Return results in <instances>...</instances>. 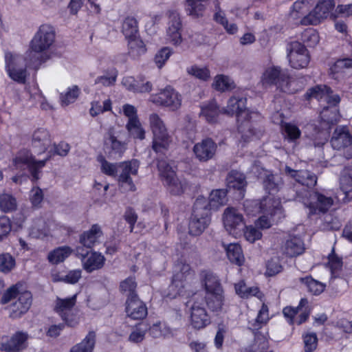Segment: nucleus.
Wrapping results in <instances>:
<instances>
[{
    "label": "nucleus",
    "mask_w": 352,
    "mask_h": 352,
    "mask_svg": "<svg viewBox=\"0 0 352 352\" xmlns=\"http://www.w3.org/2000/svg\"><path fill=\"white\" fill-rule=\"evenodd\" d=\"M105 149L111 153H122L126 149V143L118 140V133L111 129L104 140Z\"/></svg>",
    "instance_id": "obj_31"
},
{
    "label": "nucleus",
    "mask_w": 352,
    "mask_h": 352,
    "mask_svg": "<svg viewBox=\"0 0 352 352\" xmlns=\"http://www.w3.org/2000/svg\"><path fill=\"white\" fill-rule=\"evenodd\" d=\"M285 170L296 182L303 186L311 187L316 184V177L307 170L296 171L287 166Z\"/></svg>",
    "instance_id": "obj_37"
},
{
    "label": "nucleus",
    "mask_w": 352,
    "mask_h": 352,
    "mask_svg": "<svg viewBox=\"0 0 352 352\" xmlns=\"http://www.w3.org/2000/svg\"><path fill=\"white\" fill-rule=\"evenodd\" d=\"M327 266L331 272V278L338 277L342 267V258L332 252L329 255Z\"/></svg>",
    "instance_id": "obj_57"
},
{
    "label": "nucleus",
    "mask_w": 352,
    "mask_h": 352,
    "mask_svg": "<svg viewBox=\"0 0 352 352\" xmlns=\"http://www.w3.org/2000/svg\"><path fill=\"white\" fill-rule=\"evenodd\" d=\"M246 99L239 97H232L225 108V113L235 115L237 118L238 131L240 138L238 142L239 148H243L246 144L262 136V131L257 129L256 122L260 118L257 112L250 111L245 108Z\"/></svg>",
    "instance_id": "obj_2"
},
{
    "label": "nucleus",
    "mask_w": 352,
    "mask_h": 352,
    "mask_svg": "<svg viewBox=\"0 0 352 352\" xmlns=\"http://www.w3.org/2000/svg\"><path fill=\"white\" fill-rule=\"evenodd\" d=\"M55 31L52 26L47 24L39 27L29 44L26 51L27 58L41 65L48 59L47 50L55 41Z\"/></svg>",
    "instance_id": "obj_4"
},
{
    "label": "nucleus",
    "mask_w": 352,
    "mask_h": 352,
    "mask_svg": "<svg viewBox=\"0 0 352 352\" xmlns=\"http://www.w3.org/2000/svg\"><path fill=\"white\" fill-rule=\"evenodd\" d=\"M283 314L290 324H302L308 319L310 314L308 300L302 298L296 307H286L283 309Z\"/></svg>",
    "instance_id": "obj_21"
},
{
    "label": "nucleus",
    "mask_w": 352,
    "mask_h": 352,
    "mask_svg": "<svg viewBox=\"0 0 352 352\" xmlns=\"http://www.w3.org/2000/svg\"><path fill=\"white\" fill-rule=\"evenodd\" d=\"M228 260L239 266L245 263V256L241 245L237 243H232L228 245L223 244Z\"/></svg>",
    "instance_id": "obj_32"
},
{
    "label": "nucleus",
    "mask_w": 352,
    "mask_h": 352,
    "mask_svg": "<svg viewBox=\"0 0 352 352\" xmlns=\"http://www.w3.org/2000/svg\"><path fill=\"white\" fill-rule=\"evenodd\" d=\"M15 259L8 253L0 254V272L8 274L15 267Z\"/></svg>",
    "instance_id": "obj_64"
},
{
    "label": "nucleus",
    "mask_w": 352,
    "mask_h": 352,
    "mask_svg": "<svg viewBox=\"0 0 352 352\" xmlns=\"http://www.w3.org/2000/svg\"><path fill=\"white\" fill-rule=\"evenodd\" d=\"M148 121L153 134L152 148L156 153H163L168 149L172 142L166 124L157 113H150Z\"/></svg>",
    "instance_id": "obj_8"
},
{
    "label": "nucleus",
    "mask_w": 352,
    "mask_h": 352,
    "mask_svg": "<svg viewBox=\"0 0 352 352\" xmlns=\"http://www.w3.org/2000/svg\"><path fill=\"white\" fill-rule=\"evenodd\" d=\"M331 144L332 147L343 153L346 158H352V131L346 126H339L334 130Z\"/></svg>",
    "instance_id": "obj_16"
},
{
    "label": "nucleus",
    "mask_w": 352,
    "mask_h": 352,
    "mask_svg": "<svg viewBox=\"0 0 352 352\" xmlns=\"http://www.w3.org/2000/svg\"><path fill=\"white\" fill-rule=\"evenodd\" d=\"M208 0H186L185 10L188 14L194 17L198 18L203 16L206 9L204 2Z\"/></svg>",
    "instance_id": "obj_46"
},
{
    "label": "nucleus",
    "mask_w": 352,
    "mask_h": 352,
    "mask_svg": "<svg viewBox=\"0 0 352 352\" xmlns=\"http://www.w3.org/2000/svg\"><path fill=\"white\" fill-rule=\"evenodd\" d=\"M217 148V144L210 138H206L196 143L192 151L200 162H207L214 157Z\"/></svg>",
    "instance_id": "obj_24"
},
{
    "label": "nucleus",
    "mask_w": 352,
    "mask_h": 352,
    "mask_svg": "<svg viewBox=\"0 0 352 352\" xmlns=\"http://www.w3.org/2000/svg\"><path fill=\"white\" fill-rule=\"evenodd\" d=\"M76 252L81 261L82 268L88 273L100 270L104 265L105 258L100 252L85 251L82 246H78Z\"/></svg>",
    "instance_id": "obj_18"
},
{
    "label": "nucleus",
    "mask_w": 352,
    "mask_h": 352,
    "mask_svg": "<svg viewBox=\"0 0 352 352\" xmlns=\"http://www.w3.org/2000/svg\"><path fill=\"white\" fill-rule=\"evenodd\" d=\"M159 174L168 190L175 195L182 194L185 188L183 184L177 177L175 170L166 160H160L157 164Z\"/></svg>",
    "instance_id": "obj_13"
},
{
    "label": "nucleus",
    "mask_w": 352,
    "mask_h": 352,
    "mask_svg": "<svg viewBox=\"0 0 352 352\" xmlns=\"http://www.w3.org/2000/svg\"><path fill=\"white\" fill-rule=\"evenodd\" d=\"M350 69H352L351 58L338 60L330 68L331 74L336 79L339 78Z\"/></svg>",
    "instance_id": "obj_47"
},
{
    "label": "nucleus",
    "mask_w": 352,
    "mask_h": 352,
    "mask_svg": "<svg viewBox=\"0 0 352 352\" xmlns=\"http://www.w3.org/2000/svg\"><path fill=\"white\" fill-rule=\"evenodd\" d=\"M80 89L77 85H72L60 94V101L62 106L74 103L79 97Z\"/></svg>",
    "instance_id": "obj_50"
},
{
    "label": "nucleus",
    "mask_w": 352,
    "mask_h": 352,
    "mask_svg": "<svg viewBox=\"0 0 352 352\" xmlns=\"http://www.w3.org/2000/svg\"><path fill=\"white\" fill-rule=\"evenodd\" d=\"M102 234L100 227L97 224L93 225L89 230L80 235V243L84 247L91 248L101 236Z\"/></svg>",
    "instance_id": "obj_36"
},
{
    "label": "nucleus",
    "mask_w": 352,
    "mask_h": 352,
    "mask_svg": "<svg viewBox=\"0 0 352 352\" xmlns=\"http://www.w3.org/2000/svg\"><path fill=\"white\" fill-rule=\"evenodd\" d=\"M117 76V70L114 67H111L103 75L98 76L95 80V83L104 87L111 86L116 82Z\"/></svg>",
    "instance_id": "obj_60"
},
{
    "label": "nucleus",
    "mask_w": 352,
    "mask_h": 352,
    "mask_svg": "<svg viewBox=\"0 0 352 352\" xmlns=\"http://www.w3.org/2000/svg\"><path fill=\"white\" fill-rule=\"evenodd\" d=\"M32 298L30 292H20L17 285H12L3 294L0 301L3 305L10 302L8 307L10 316L12 318H19L30 308Z\"/></svg>",
    "instance_id": "obj_6"
},
{
    "label": "nucleus",
    "mask_w": 352,
    "mask_h": 352,
    "mask_svg": "<svg viewBox=\"0 0 352 352\" xmlns=\"http://www.w3.org/2000/svg\"><path fill=\"white\" fill-rule=\"evenodd\" d=\"M173 54V50L169 47H163L160 49L154 57V63L157 67L162 69Z\"/></svg>",
    "instance_id": "obj_61"
},
{
    "label": "nucleus",
    "mask_w": 352,
    "mask_h": 352,
    "mask_svg": "<svg viewBox=\"0 0 352 352\" xmlns=\"http://www.w3.org/2000/svg\"><path fill=\"white\" fill-rule=\"evenodd\" d=\"M340 188L344 195L343 200L350 201L352 200V167L344 170L340 179Z\"/></svg>",
    "instance_id": "obj_33"
},
{
    "label": "nucleus",
    "mask_w": 352,
    "mask_h": 352,
    "mask_svg": "<svg viewBox=\"0 0 352 352\" xmlns=\"http://www.w3.org/2000/svg\"><path fill=\"white\" fill-rule=\"evenodd\" d=\"M300 281L306 286L308 292L314 295L320 294L325 288L324 284L309 276L301 278Z\"/></svg>",
    "instance_id": "obj_55"
},
{
    "label": "nucleus",
    "mask_w": 352,
    "mask_h": 352,
    "mask_svg": "<svg viewBox=\"0 0 352 352\" xmlns=\"http://www.w3.org/2000/svg\"><path fill=\"white\" fill-rule=\"evenodd\" d=\"M148 101L156 106L164 107L169 110H179L182 104V95L170 86H166L157 94H151Z\"/></svg>",
    "instance_id": "obj_12"
},
{
    "label": "nucleus",
    "mask_w": 352,
    "mask_h": 352,
    "mask_svg": "<svg viewBox=\"0 0 352 352\" xmlns=\"http://www.w3.org/2000/svg\"><path fill=\"white\" fill-rule=\"evenodd\" d=\"M223 226L226 231L236 238L242 234L245 228L243 215L234 208L225 210L223 216Z\"/></svg>",
    "instance_id": "obj_20"
},
{
    "label": "nucleus",
    "mask_w": 352,
    "mask_h": 352,
    "mask_svg": "<svg viewBox=\"0 0 352 352\" xmlns=\"http://www.w3.org/2000/svg\"><path fill=\"white\" fill-rule=\"evenodd\" d=\"M126 129L130 136L135 139L142 140L145 139L146 131L143 127L139 118L128 120L126 124Z\"/></svg>",
    "instance_id": "obj_48"
},
{
    "label": "nucleus",
    "mask_w": 352,
    "mask_h": 352,
    "mask_svg": "<svg viewBox=\"0 0 352 352\" xmlns=\"http://www.w3.org/2000/svg\"><path fill=\"white\" fill-rule=\"evenodd\" d=\"M236 294L242 298H249L256 296L261 299L262 294L257 287H248L243 280H241L234 285Z\"/></svg>",
    "instance_id": "obj_43"
},
{
    "label": "nucleus",
    "mask_w": 352,
    "mask_h": 352,
    "mask_svg": "<svg viewBox=\"0 0 352 352\" xmlns=\"http://www.w3.org/2000/svg\"><path fill=\"white\" fill-rule=\"evenodd\" d=\"M147 330V327L142 324L133 327L128 338L129 342L134 344L142 342L145 338Z\"/></svg>",
    "instance_id": "obj_56"
},
{
    "label": "nucleus",
    "mask_w": 352,
    "mask_h": 352,
    "mask_svg": "<svg viewBox=\"0 0 352 352\" xmlns=\"http://www.w3.org/2000/svg\"><path fill=\"white\" fill-rule=\"evenodd\" d=\"M139 165L136 160L124 162L119 165L121 170L118 176V184L124 191L136 190L132 177L138 175Z\"/></svg>",
    "instance_id": "obj_19"
},
{
    "label": "nucleus",
    "mask_w": 352,
    "mask_h": 352,
    "mask_svg": "<svg viewBox=\"0 0 352 352\" xmlns=\"http://www.w3.org/2000/svg\"><path fill=\"white\" fill-rule=\"evenodd\" d=\"M336 8L335 0H318L302 21L305 25H316L327 19L329 16L337 18V14L333 11Z\"/></svg>",
    "instance_id": "obj_10"
},
{
    "label": "nucleus",
    "mask_w": 352,
    "mask_h": 352,
    "mask_svg": "<svg viewBox=\"0 0 352 352\" xmlns=\"http://www.w3.org/2000/svg\"><path fill=\"white\" fill-rule=\"evenodd\" d=\"M129 54L133 58H137L146 52V47L144 43L139 37L136 36L127 39Z\"/></svg>",
    "instance_id": "obj_44"
},
{
    "label": "nucleus",
    "mask_w": 352,
    "mask_h": 352,
    "mask_svg": "<svg viewBox=\"0 0 352 352\" xmlns=\"http://www.w3.org/2000/svg\"><path fill=\"white\" fill-rule=\"evenodd\" d=\"M125 309L127 316L133 320L143 319L148 314L146 305L137 296L128 297Z\"/></svg>",
    "instance_id": "obj_26"
},
{
    "label": "nucleus",
    "mask_w": 352,
    "mask_h": 352,
    "mask_svg": "<svg viewBox=\"0 0 352 352\" xmlns=\"http://www.w3.org/2000/svg\"><path fill=\"white\" fill-rule=\"evenodd\" d=\"M56 226L53 223H47L43 219L34 221L30 231V235L33 238L45 239L49 236H56L54 228Z\"/></svg>",
    "instance_id": "obj_27"
},
{
    "label": "nucleus",
    "mask_w": 352,
    "mask_h": 352,
    "mask_svg": "<svg viewBox=\"0 0 352 352\" xmlns=\"http://www.w3.org/2000/svg\"><path fill=\"white\" fill-rule=\"evenodd\" d=\"M289 65L296 69L306 67L310 61L307 48L298 41L291 42L287 47Z\"/></svg>",
    "instance_id": "obj_17"
},
{
    "label": "nucleus",
    "mask_w": 352,
    "mask_h": 352,
    "mask_svg": "<svg viewBox=\"0 0 352 352\" xmlns=\"http://www.w3.org/2000/svg\"><path fill=\"white\" fill-rule=\"evenodd\" d=\"M17 208V201L14 197L10 194L0 195V210L3 212H10Z\"/></svg>",
    "instance_id": "obj_58"
},
{
    "label": "nucleus",
    "mask_w": 352,
    "mask_h": 352,
    "mask_svg": "<svg viewBox=\"0 0 352 352\" xmlns=\"http://www.w3.org/2000/svg\"><path fill=\"white\" fill-rule=\"evenodd\" d=\"M245 352H273V351L270 349L269 342L265 337L257 336L254 344Z\"/></svg>",
    "instance_id": "obj_63"
},
{
    "label": "nucleus",
    "mask_w": 352,
    "mask_h": 352,
    "mask_svg": "<svg viewBox=\"0 0 352 352\" xmlns=\"http://www.w3.org/2000/svg\"><path fill=\"white\" fill-rule=\"evenodd\" d=\"M189 321L192 328L201 329L210 323V318L204 307V300L195 294L187 302Z\"/></svg>",
    "instance_id": "obj_11"
},
{
    "label": "nucleus",
    "mask_w": 352,
    "mask_h": 352,
    "mask_svg": "<svg viewBox=\"0 0 352 352\" xmlns=\"http://www.w3.org/2000/svg\"><path fill=\"white\" fill-rule=\"evenodd\" d=\"M76 297L77 295L74 294L68 298H57L55 302V311L70 327L76 326L79 322V317L74 309Z\"/></svg>",
    "instance_id": "obj_15"
},
{
    "label": "nucleus",
    "mask_w": 352,
    "mask_h": 352,
    "mask_svg": "<svg viewBox=\"0 0 352 352\" xmlns=\"http://www.w3.org/2000/svg\"><path fill=\"white\" fill-rule=\"evenodd\" d=\"M304 243L302 240L297 236H294L288 239L284 246L283 252L289 256H296L304 252Z\"/></svg>",
    "instance_id": "obj_40"
},
{
    "label": "nucleus",
    "mask_w": 352,
    "mask_h": 352,
    "mask_svg": "<svg viewBox=\"0 0 352 352\" xmlns=\"http://www.w3.org/2000/svg\"><path fill=\"white\" fill-rule=\"evenodd\" d=\"M219 109L214 101L204 104L201 107L199 116L203 118L208 123H214L217 121L219 116Z\"/></svg>",
    "instance_id": "obj_38"
},
{
    "label": "nucleus",
    "mask_w": 352,
    "mask_h": 352,
    "mask_svg": "<svg viewBox=\"0 0 352 352\" xmlns=\"http://www.w3.org/2000/svg\"><path fill=\"white\" fill-rule=\"evenodd\" d=\"M223 292L207 295L206 296L207 305L208 308L212 311H220L223 307Z\"/></svg>",
    "instance_id": "obj_59"
},
{
    "label": "nucleus",
    "mask_w": 352,
    "mask_h": 352,
    "mask_svg": "<svg viewBox=\"0 0 352 352\" xmlns=\"http://www.w3.org/2000/svg\"><path fill=\"white\" fill-rule=\"evenodd\" d=\"M304 206L309 209L310 214L324 213L332 206L333 200L321 193L305 190L301 197Z\"/></svg>",
    "instance_id": "obj_14"
},
{
    "label": "nucleus",
    "mask_w": 352,
    "mask_h": 352,
    "mask_svg": "<svg viewBox=\"0 0 352 352\" xmlns=\"http://www.w3.org/2000/svg\"><path fill=\"white\" fill-rule=\"evenodd\" d=\"M28 339L27 333L18 331L6 342L2 343V349L6 351H19L27 346Z\"/></svg>",
    "instance_id": "obj_30"
},
{
    "label": "nucleus",
    "mask_w": 352,
    "mask_h": 352,
    "mask_svg": "<svg viewBox=\"0 0 352 352\" xmlns=\"http://www.w3.org/2000/svg\"><path fill=\"white\" fill-rule=\"evenodd\" d=\"M227 202L226 191L223 189L212 190L210 195L208 201L206 200V208L216 210L225 205Z\"/></svg>",
    "instance_id": "obj_42"
},
{
    "label": "nucleus",
    "mask_w": 352,
    "mask_h": 352,
    "mask_svg": "<svg viewBox=\"0 0 352 352\" xmlns=\"http://www.w3.org/2000/svg\"><path fill=\"white\" fill-rule=\"evenodd\" d=\"M5 70L12 80L24 84L28 76V67H37L40 65L34 60L27 58V53L23 56L19 53L6 50L4 52Z\"/></svg>",
    "instance_id": "obj_5"
},
{
    "label": "nucleus",
    "mask_w": 352,
    "mask_h": 352,
    "mask_svg": "<svg viewBox=\"0 0 352 352\" xmlns=\"http://www.w3.org/2000/svg\"><path fill=\"white\" fill-rule=\"evenodd\" d=\"M50 156L47 155L43 160H36L28 150H21L12 157L10 168L13 172L23 173L28 170L32 177V180L36 182L40 179L41 170L45 166Z\"/></svg>",
    "instance_id": "obj_7"
},
{
    "label": "nucleus",
    "mask_w": 352,
    "mask_h": 352,
    "mask_svg": "<svg viewBox=\"0 0 352 352\" xmlns=\"http://www.w3.org/2000/svg\"><path fill=\"white\" fill-rule=\"evenodd\" d=\"M184 287L185 283L180 279L179 274H173L172 282L168 287L167 296L170 298H174L182 294Z\"/></svg>",
    "instance_id": "obj_54"
},
{
    "label": "nucleus",
    "mask_w": 352,
    "mask_h": 352,
    "mask_svg": "<svg viewBox=\"0 0 352 352\" xmlns=\"http://www.w3.org/2000/svg\"><path fill=\"white\" fill-rule=\"evenodd\" d=\"M168 14L166 38L172 45L178 46L182 42L181 19L179 14L175 11H169Z\"/></svg>",
    "instance_id": "obj_23"
},
{
    "label": "nucleus",
    "mask_w": 352,
    "mask_h": 352,
    "mask_svg": "<svg viewBox=\"0 0 352 352\" xmlns=\"http://www.w3.org/2000/svg\"><path fill=\"white\" fill-rule=\"evenodd\" d=\"M283 72L280 67L273 65L265 67L261 76V83L265 87L276 85L279 89V84L282 82Z\"/></svg>",
    "instance_id": "obj_25"
},
{
    "label": "nucleus",
    "mask_w": 352,
    "mask_h": 352,
    "mask_svg": "<svg viewBox=\"0 0 352 352\" xmlns=\"http://www.w3.org/2000/svg\"><path fill=\"white\" fill-rule=\"evenodd\" d=\"M188 75L202 81H208L210 78V71L208 67L193 65L186 68Z\"/></svg>",
    "instance_id": "obj_52"
},
{
    "label": "nucleus",
    "mask_w": 352,
    "mask_h": 352,
    "mask_svg": "<svg viewBox=\"0 0 352 352\" xmlns=\"http://www.w3.org/2000/svg\"><path fill=\"white\" fill-rule=\"evenodd\" d=\"M303 87V83L300 79L289 76L285 74L282 77V82L279 84V89L285 93L294 94Z\"/></svg>",
    "instance_id": "obj_39"
},
{
    "label": "nucleus",
    "mask_w": 352,
    "mask_h": 352,
    "mask_svg": "<svg viewBox=\"0 0 352 352\" xmlns=\"http://www.w3.org/2000/svg\"><path fill=\"white\" fill-rule=\"evenodd\" d=\"M305 96L307 99L316 98L319 101H324L329 105L324 107L320 113V128L314 127L313 124H308L307 126V130L314 129V133L308 135L316 141L318 140L316 144H323L328 140L331 124L340 120V114L336 107L340 102V97L337 94H333L326 85L316 86L310 89Z\"/></svg>",
    "instance_id": "obj_1"
},
{
    "label": "nucleus",
    "mask_w": 352,
    "mask_h": 352,
    "mask_svg": "<svg viewBox=\"0 0 352 352\" xmlns=\"http://www.w3.org/2000/svg\"><path fill=\"white\" fill-rule=\"evenodd\" d=\"M227 186L230 189L237 190L243 195V191L247 186L245 175L237 170H232L227 177Z\"/></svg>",
    "instance_id": "obj_35"
},
{
    "label": "nucleus",
    "mask_w": 352,
    "mask_h": 352,
    "mask_svg": "<svg viewBox=\"0 0 352 352\" xmlns=\"http://www.w3.org/2000/svg\"><path fill=\"white\" fill-rule=\"evenodd\" d=\"M73 252V250L69 246H61L50 251L47 256L48 261L57 265L65 261Z\"/></svg>",
    "instance_id": "obj_41"
},
{
    "label": "nucleus",
    "mask_w": 352,
    "mask_h": 352,
    "mask_svg": "<svg viewBox=\"0 0 352 352\" xmlns=\"http://www.w3.org/2000/svg\"><path fill=\"white\" fill-rule=\"evenodd\" d=\"M214 19L217 23L221 24L226 32L230 34H235L238 30L237 26L234 23H228L225 13L221 10L216 11L214 14Z\"/></svg>",
    "instance_id": "obj_62"
},
{
    "label": "nucleus",
    "mask_w": 352,
    "mask_h": 352,
    "mask_svg": "<svg viewBox=\"0 0 352 352\" xmlns=\"http://www.w3.org/2000/svg\"><path fill=\"white\" fill-rule=\"evenodd\" d=\"M33 146L38 148V153L47 151L51 145L50 135L45 129H40L36 130L32 138Z\"/></svg>",
    "instance_id": "obj_34"
},
{
    "label": "nucleus",
    "mask_w": 352,
    "mask_h": 352,
    "mask_svg": "<svg viewBox=\"0 0 352 352\" xmlns=\"http://www.w3.org/2000/svg\"><path fill=\"white\" fill-rule=\"evenodd\" d=\"M283 134L286 140L294 142L300 138L301 131L300 129L294 124L285 122L282 125Z\"/></svg>",
    "instance_id": "obj_53"
},
{
    "label": "nucleus",
    "mask_w": 352,
    "mask_h": 352,
    "mask_svg": "<svg viewBox=\"0 0 352 352\" xmlns=\"http://www.w3.org/2000/svg\"><path fill=\"white\" fill-rule=\"evenodd\" d=\"M311 9L312 3L311 0H297L292 6L289 17L296 23L305 25L302 23L303 19L308 15Z\"/></svg>",
    "instance_id": "obj_29"
},
{
    "label": "nucleus",
    "mask_w": 352,
    "mask_h": 352,
    "mask_svg": "<svg viewBox=\"0 0 352 352\" xmlns=\"http://www.w3.org/2000/svg\"><path fill=\"white\" fill-rule=\"evenodd\" d=\"M96 343V334L89 332L85 338L78 344L72 346L69 352H92Z\"/></svg>",
    "instance_id": "obj_45"
},
{
    "label": "nucleus",
    "mask_w": 352,
    "mask_h": 352,
    "mask_svg": "<svg viewBox=\"0 0 352 352\" xmlns=\"http://www.w3.org/2000/svg\"><path fill=\"white\" fill-rule=\"evenodd\" d=\"M212 87L219 91H226L234 88L233 80L228 76L218 74L214 78Z\"/></svg>",
    "instance_id": "obj_49"
},
{
    "label": "nucleus",
    "mask_w": 352,
    "mask_h": 352,
    "mask_svg": "<svg viewBox=\"0 0 352 352\" xmlns=\"http://www.w3.org/2000/svg\"><path fill=\"white\" fill-rule=\"evenodd\" d=\"M199 280L207 295L223 292L219 279L210 271H201L199 273Z\"/></svg>",
    "instance_id": "obj_28"
},
{
    "label": "nucleus",
    "mask_w": 352,
    "mask_h": 352,
    "mask_svg": "<svg viewBox=\"0 0 352 352\" xmlns=\"http://www.w3.org/2000/svg\"><path fill=\"white\" fill-rule=\"evenodd\" d=\"M245 208L248 215H254L257 212L263 214L256 221V225L261 229L270 228L284 216L280 199L270 196H266L259 203L247 201Z\"/></svg>",
    "instance_id": "obj_3"
},
{
    "label": "nucleus",
    "mask_w": 352,
    "mask_h": 352,
    "mask_svg": "<svg viewBox=\"0 0 352 352\" xmlns=\"http://www.w3.org/2000/svg\"><path fill=\"white\" fill-rule=\"evenodd\" d=\"M252 171L257 174V177L262 181L265 189L269 192L267 196L277 199L274 195L278 191L282 184L280 177L278 175H272L269 170L258 165H254Z\"/></svg>",
    "instance_id": "obj_22"
},
{
    "label": "nucleus",
    "mask_w": 352,
    "mask_h": 352,
    "mask_svg": "<svg viewBox=\"0 0 352 352\" xmlns=\"http://www.w3.org/2000/svg\"><path fill=\"white\" fill-rule=\"evenodd\" d=\"M210 221L208 209L206 208V199L198 197L194 204L193 212L189 223V233L194 236L201 234Z\"/></svg>",
    "instance_id": "obj_9"
},
{
    "label": "nucleus",
    "mask_w": 352,
    "mask_h": 352,
    "mask_svg": "<svg viewBox=\"0 0 352 352\" xmlns=\"http://www.w3.org/2000/svg\"><path fill=\"white\" fill-rule=\"evenodd\" d=\"M122 32L126 39L138 36V28L136 19L133 16L126 17L122 23Z\"/></svg>",
    "instance_id": "obj_51"
}]
</instances>
